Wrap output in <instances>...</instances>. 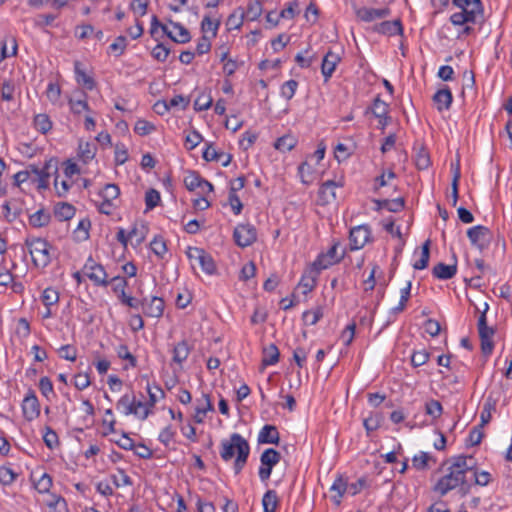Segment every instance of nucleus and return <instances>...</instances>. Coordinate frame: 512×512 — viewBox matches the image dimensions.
I'll use <instances>...</instances> for the list:
<instances>
[{"label": "nucleus", "mask_w": 512, "mask_h": 512, "mask_svg": "<svg viewBox=\"0 0 512 512\" xmlns=\"http://www.w3.org/2000/svg\"><path fill=\"white\" fill-rule=\"evenodd\" d=\"M220 456L228 462L236 456L234 461V472L239 474L247 463L250 454V445L248 441L238 433H233L227 440L221 441Z\"/></svg>", "instance_id": "obj_1"}, {"label": "nucleus", "mask_w": 512, "mask_h": 512, "mask_svg": "<svg viewBox=\"0 0 512 512\" xmlns=\"http://www.w3.org/2000/svg\"><path fill=\"white\" fill-rule=\"evenodd\" d=\"M468 1V5L458 7L461 9L460 12L451 15L450 21L453 25L462 26L466 23H484V8L481 0Z\"/></svg>", "instance_id": "obj_2"}, {"label": "nucleus", "mask_w": 512, "mask_h": 512, "mask_svg": "<svg viewBox=\"0 0 512 512\" xmlns=\"http://www.w3.org/2000/svg\"><path fill=\"white\" fill-rule=\"evenodd\" d=\"M25 245L29 249L32 261L35 266L45 268L51 262V255L49 252L50 245L43 238H27Z\"/></svg>", "instance_id": "obj_3"}, {"label": "nucleus", "mask_w": 512, "mask_h": 512, "mask_svg": "<svg viewBox=\"0 0 512 512\" xmlns=\"http://www.w3.org/2000/svg\"><path fill=\"white\" fill-rule=\"evenodd\" d=\"M51 170L57 171V162L53 159L47 160L42 168L31 164L28 166L30 178L33 183L37 184L39 190L46 189L49 186V177Z\"/></svg>", "instance_id": "obj_4"}, {"label": "nucleus", "mask_w": 512, "mask_h": 512, "mask_svg": "<svg viewBox=\"0 0 512 512\" xmlns=\"http://www.w3.org/2000/svg\"><path fill=\"white\" fill-rule=\"evenodd\" d=\"M461 472L448 468V473L441 477L435 484L433 490L445 496L449 491L457 488L460 484L464 483L465 476Z\"/></svg>", "instance_id": "obj_5"}, {"label": "nucleus", "mask_w": 512, "mask_h": 512, "mask_svg": "<svg viewBox=\"0 0 512 512\" xmlns=\"http://www.w3.org/2000/svg\"><path fill=\"white\" fill-rule=\"evenodd\" d=\"M280 459V453L273 448L263 451L260 456L261 466L258 472L261 481L265 482L270 478L273 467L279 463Z\"/></svg>", "instance_id": "obj_6"}, {"label": "nucleus", "mask_w": 512, "mask_h": 512, "mask_svg": "<svg viewBox=\"0 0 512 512\" xmlns=\"http://www.w3.org/2000/svg\"><path fill=\"white\" fill-rule=\"evenodd\" d=\"M84 274L96 285V286H107L109 281L107 280L108 274L104 267L95 262L92 257H89L83 267Z\"/></svg>", "instance_id": "obj_7"}, {"label": "nucleus", "mask_w": 512, "mask_h": 512, "mask_svg": "<svg viewBox=\"0 0 512 512\" xmlns=\"http://www.w3.org/2000/svg\"><path fill=\"white\" fill-rule=\"evenodd\" d=\"M235 243L242 248L252 245L257 239V232L251 224H239L233 233Z\"/></svg>", "instance_id": "obj_8"}, {"label": "nucleus", "mask_w": 512, "mask_h": 512, "mask_svg": "<svg viewBox=\"0 0 512 512\" xmlns=\"http://www.w3.org/2000/svg\"><path fill=\"white\" fill-rule=\"evenodd\" d=\"M371 230L368 225H359L350 230L349 241L351 250H359L370 240Z\"/></svg>", "instance_id": "obj_9"}, {"label": "nucleus", "mask_w": 512, "mask_h": 512, "mask_svg": "<svg viewBox=\"0 0 512 512\" xmlns=\"http://www.w3.org/2000/svg\"><path fill=\"white\" fill-rule=\"evenodd\" d=\"M23 416L27 421L36 419L40 414V404L34 390L29 389L22 402Z\"/></svg>", "instance_id": "obj_10"}, {"label": "nucleus", "mask_w": 512, "mask_h": 512, "mask_svg": "<svg viewBox=\"0 0 512 512\" xmlns=\"http://www.w3.org/2000/svg\"><path fill=\"white\" fill-rule=\"evenodd\" d=\"M490 230L482 225L474 226L468 229L467 236L472 245L483 250L489 244Z\"/></svg>", "instance_id": "obj_11"}, {"label": "nucleus", "mask_w": 512, "mask_h": 512, "mask_svg": "<svg viewBox=\"0 0 512 512\" xmlns=\"http://www.w3.org/2000/svg\"><path fill=\"white\" fill-rule=\"evenodd\" d=\"M344 257V252L338 254V243L333 244L325 254H320L313 262L320 270L327 269L333 264L339 263Z\"/></svg>", "instance_id": "obj_12"}, {"label": "nucleus", "mask_w": 512, "mask_h": 512, "mask_svg": "<svg viewBox=\"0 0 512 512\" xmlns=\"http://www.w3.org/2000/svg\"><path fill=\"white\" fill-rule=\"evenodd\" d=\"M141 307L146 316L159 318L164 312V300L156 296L150 299L144 298Z\"/></svg>", "instance_id": "obj_13"}, {"label": "nucleus", "mask_w": 512, "mask_h": 512, "mask_svg": "<svg viewBox=\"0 0 512 512\" xmlns=\"http://www.w3.org/2000/svg\"><path fill=\"white\" fill-rule=\"evenodd\" d=\"M184 185L189 191H194L195 189L202 188L203 186H207V192L213 191V185L209 181L203 179L196 171L188 172L184 178Z\"/></svg>", "instance_id": "obj_14"}, {"label": "nucleus", "mask_w": 512, "mask_h": 512, "mask_svg": "<svg viewBox=\"0 0 512 512\" xmlns=\"http://www.w3.org/2000/svg\"><path fill=\"white\" fill-rule=\"evenodd\" d=\"M320 271L321 270L312 263V265L304 272L299 282V287L303 288L304 294H307L314 289L316 279Z\"/></svg>", "instance_id": "obj_15"}, {"label": "nucleus", "mask_w": 512, "mask_h": 512, "mask_svg": "<svg viewBox=\"0 0 512 512\" xmlns=\"http://www.w3.org/2000/svg\"><path fill=\"white\" fill-rule=\"evenodd\" d=\"M390 14L389 8L374 9L362 7L356 10L357 17L364 22H371L375 19L385 18Z\"/></svg>", "instance_id": "obj_16"}, {"label": "nucleus", "mask_w": 512, "mask_h": 512, "mask_svg": "<svg viewBox=\"0 0 512 512\" xmlns=\"http://www.w3.org/2000/svg\"><path fill=\"white\" fill-rule=\"evenodd\" d=\"M280 435L277 427L274 425H265L258 434V443L260 444H278Z\"/></svg>", "instance_id": "obj_17"}, {"label": "nucleus", "mask_w": 512, "mask_h": 512, "mask_svg": "<svg viewBox=\"0 0 512 512\" xmlns=\"http://www.w3.org/2000/svg\"><path fill=\"white\" fill-rule=\"evenodd\" d=\"M452 100L453 96L448 87L439 89L433 96V101L439 112L448 110L452 104Z\"/></svg>", "instance_id": "obj_18"}, {"label": "nucleus", "mask_w": 512, "mask_h": 512, "mask_svg": "<svg viewBox=\"0 0 512 512\" xmlns=\"http://www.w3.org/2000/svg\"><path fill=\"white\" fill-rule=\"evenodd\" d=\"M339 61L340 57L332 51H328L324 56L321 71L326 81L332 76Z\"/></svg>", "instance_id": "obj_19"}, {"label": "nucleus", "mask_w": 512, "mask_h": 512, "mask_svg": "<svg viewBox=\"0 0 512 512\" xmlns=\"http://www.w3.org/2000/svg\"><path fill=\"white\" fill-rule=\"evenodd\" d=\"M199 404L195 408L193 416L196 423H202L208 411H214V406L208 394H203L202 399L198 401Z\"/></svg>", "instance_id": "obj_20"}, {"label": "nucleus", "mask_w": 512, "mask_h": 512, "mask_svg": "<svg viewBox=\"0 0 512 512\" xmlns=\"http://www.w3.org/2000/svg\"><path fill=\"white\" fill-rule=\"evenodd\" d=\"M457 272V263L446 265L442 262L433 267L432 274L434 277L442 280H448L455 276Z\"/></svg>", "instance_id": "obj_21"}, {"label": "nucleus", "mask_w": 512, "mask_h": 512, "mask_svg": "<svg viewBox=\"0 0 512 512\" xmlns=\"http://www.w3.org/2000/svg\"><path fill=\"white\" fill-rule=\"evenodd\" d=\"M375 30L384 35H397L402 34L403 28L399 19L394 21H384L375 26Z\"/></svg>", "instance_id": "obj_22"}, {"label": "nucleus", "mask_w": 512, "mask_h": 512, "mask_svg": "<svg viewBox=\"0 0 512 512\" xmlns=\"http://www.w3.org/2000/svg\"><path fill=\"white\" fill-rule=\"evenodd\" d=\"M415 155L414 161L415 165L418 169L424 170L427 169L431 165L430 155L428 150L422 145H418L414 147Z\"/></svg>", "instance_id": "obj_23"}, {"label": "nucleus", "mask_w": 512, "mask_h": 512, "mask_svg": "<svg viewBox=\"0 0 512 512\" xmlns=\"http://www.w3.org/2000/svg\"><path fill=\"white\" fill-rule=\"evenodd\" d=\"M81 64L79 61H75L74 70H75V78L78 84L82 85L87 90H93L96 87L95 80L87 75L81 68Z\"/></svg>", "instance_id": "obj_24"}, {"label": "nucleus", "mask_w": 512, "mask_h": 512, "mask_svg": "<svg viewBox=\"0 0 512 512\" xmlns=\"http://www.w3.org/2000/svg\"><path fill=\"white\" fill-rule=\"evenodd\" d=\"M339 186H342V184H338L333 180H328L321 185L319 189V196L323 199L324 203H330L336 199L334 189Z\"/></svg>", "instance_id": "obj_25"}, {"label": "nucleus", "mask_w": 512, "mask_h": 512, "mask_svg": "<svg viewBox=\"0 0 512 512\" xmlns=\"http://www.w3.org/2000/svg\"><path fill=\"white\" fill-rule=\"evenodd\" d=\"M117 409L122 410L125 415L136 414L135 410V395L125 394L116 404Z\"/></svg>", "instance_id": "obj_26"}, {"label": "nucleus", "mask_w": 512, "mask_h": 512, "mask_svg": "<svg viewBox=\"0 0 512 512\" xmlns=\"http://www.w3.org/2000/svg\"><path fill=\"white\" fill-rule=\"evenodd\" d=\"M75 214V208L66 202L58 203L54 208V215L60 221L70 220Z\"/></svg>", "instance_id": "obj_27"}, {"label": "nucleus", "mask_w": 512, "mask_h": 512, "mask_svg": "<svg viewBox=\"0 0 512 512\" xmlns=\"http://www.w3.org/2000/svg\"><path fill=\"white\" fill-rule=\"evenodd\" d=\"M279 350L275 344H270L263 349L262 365H275L279 361Z\"/></svg>", "instance_id": "obj_28"}, {"label": "nucleus", "mask_w": 512, "mask_h": 512, "mask_svg": "<svg viewBox=\"0 0 512 512\" xmlns=\"http://www.w3.org/2000/svg\"><path fill=\"white\" fill-rule=\"evenodd\" d=\"M51 216L49 212L44 209L36 211L29 217V224L33 227L40 228L47 226L50 222Z\"/></svg>", "instance_id": "obj_29"}, {"label": "nucleus", "mask_w": 512, "mask_h": 512, "mask_svg": "<svg viewBox=\"0 0 512 512\" xmlns=\"http://www.w3.org/2000/svg\"><path fill=\"white\" fill-rule=\"evenodd\" d=\"M496 410V401L492 397H487L483 409L481 411L480 419L481 422L479 425L485 426L488 424L492 418V412Z\"/></svg>", "instance_id": "obj_30"}, {"label": "nucleus", "mask_w": 512, "mask_h": 512, "mask_svg": "<svg viewBox=\"0 0 512 512\" xmlns=\"http://www.w3.org/2000/svg\"><path fill=\"white\" fill-rule=\"evenodd\" d=\"M297 138L291 134L284 135L278 138L274 147L282 152L291 151L297 144Z\"/></svg>", "instance_id": "obj_31"}, {"label": "nucleus", "mask_w": 512, "mask_h": 512, "mask_svg": "<svg viewBox=\"0 0 512 512\" xmlns=\"http://www.w3.org/2000/svg\"><path fill=\"white\" fill-rule=\"evenodd\" d=\"M168 23L172 25L173 28L178 30L177 35H174V39H172V41L180 44H185L191 40V35L189 31L182 24L174 22L171 19H168Z\"/></svg>", "instance_id": "obj_32"}, {"label": "nucleus", "mask_w": 512, "mask_h": 512, "mask_svg": "<svg viewBox=\"0 0 512 512\" xmlns=\"http://www.w3.org/2000/svg\"><path fill=\"white\" fill-rule=\"evenodd\" d=\"M262 505L264 512H275L278 505V497L276 491L268 490L262 498Z\"/></svg>", "instance_id": "obj_33"}, {"label": "nucleus", "mask_w": 512, "mask_h": 512, "mask_svg": "<svg viewBox=\"0 0 512 512\" xmlns=\"http://www.w3.org/2000/svg\"><path fill=\"white\" fill-rule=\"evenodd\" d=\"M468 459H472V457H466L463 455L457 456L453 459L452 464L450 465V468L452 470H456L461 472L460 474L464 475L466 477V473L470 470H472V466L469 465Z\"/></svg>", "instance_id": "obj_34"}, {"label": "nucleus", "mask_w": 512, "mask_h": 512, "mask_svg": "<svg viewBox=\"0 0 512 512\" xmlns=\"http://www.w3.org/2000/svg\"><path fill=\"white\" fill-rule=\"evenodd\" d=\"M430 239H427L422 245L421 257L418 261H416L413 265L414 269L422 270L428 266L429 258H430Z\"/></svg>", "instance_id": "obj_35"}, {"label": "nucleus", "mask_w": 512, "mask_h": 512, "mask_svg": "<svg viewBox=\"0 0 512 512\" xmlns=\"http://www.w3.org/2000/svg\"><path fill=\"white\" fill-rule=\"evenodd\" d=\"M147 232L148 228L144 223H141L140 225L135 224L129 232V237L130 239H135V245L139 246L144 242Z\"/></svg>", "instance_id": "obj_36"}, {"label": "nucleus", "mask_w": 512, "mask_h": 512, "mask_svg": "<svg viewBox=\"0 0 512 512\" xmlns=\"http://www.w3.org/2000/svg\"><path fill=\"white\" fill-rule=\"evenodd\" d=\"M189 353L187 342L181 341L173 349V361L180 364L187 359Z\"/></svg>", "instance_id": "obj_37"}, {"label": "nucleus", "mask_w": 512, "mask_h": 512, "mask_svg": "<svg viewBox=\"0 0 512 512\" xmlns=\"http://www.w3.org/2000/svg\"><path fill=\"white\" fill-rule=\"evenodd\" d=\"M96 153V146L89 142L79 143V157L83 160V162L87 163L89 160H92Z\"/></svg>", "instance_id": "obj_38"}, {"label": "nucleus", "mask_w": 512, "mask_h": 512, "mask_svg": "<svg viewBox=\"0 0 512 512\" xmlns=\"http://www.w3.org/2000/svg\"><path fill=\"white\" fill-rule=\"evenodd\" d=\"M262 10H263V5H262L261 0L251 1V2H249L248 6H247L245 16L249 20L254 21L261 16Z\"/></svg>", "instance_id": "obj_39"}, {"label": "nucleus", "mask_w": 512, "mask_h": 512, "mask_svg": "<svg viewBox=\"0 0 512 512\" xmlns=\"http://www.w3.org/2000/svg\"><path fill=\"white\" fill-rule=\"evenodd\" d=\"M198 264L200 265L201 269L209 275H212L216 270V265L213 258L206 251L198 260Z\"/></svg>", "instance_id": "obj_40"}, {"label": "nucleus", "mask_w": 512, "mask_h": 512, "mask_svg": "<svg viewBox=\"0 0 512 512\" xmlns=\"http://www.w3.org/2000/svg\"><path fill=\"white\" fill-rule=\"evenodd\" d=\"M41 300L46 307H50L59 301V293L54 288L48 287L43 291Z\"/></svg>", "instance_id": "obj_41"}, {"label": "nucleus", "mask_w": 512, "mask_h": 512, "mask_svg": "<svg viewBox=\"0 0 512 512\" xmlns=\"http://www.w3.org/2000/svg\"><path fill=\"white\" fill-rule=\"evenodd\" d=\"M382 420L383 418L379 413L371 414L369 417L365 418L363 425L367 431V434L377 430L380 427Z\"/></svg>", "instance_id": "obj_42"}, {"label": "nucleus", "mask_w": 512, "mask_h": 512, "mask_svg": "<svg viewBox=\"0 0 512 512\" xmlns=\"http://www.w3.org/2000/svg\"><path fill=\"white\" fill-rule=\"evenodd\" d=\"M443 411L442 405L438 400H430L425 404V412L433 419H437L441 416Z\"/></svg>", "instance_id": "obj_43"}, {"label": "nucleus", "mask_w": 512, "mask_h": 512, "mask_svg": "<svg viewBox=\"0 0 512 512\" xmlns=\"http://www.w3.org/2000/svg\"><path fill=\"white\" fill-rule=\"evenodd\" d=\"M220 26V21H213L208 15L204 16L201 22V30L203 33L208 31L212 32V38H215L217 35L218 28Z\"/></svg>", "instance_id": "obj_44"}, {"label": "nucleus", "mask_w": 512, "mask_h": 512, "mask_svg": "<svg viewBox=\"0 0 512 512\" xmlns=\"http://www.w3.org/2000/svg\"><path fill=\"white\" fill-rule=\"evenodd\" d=\"M322 317L323 310L321 307L303 313V321L306 325H315Z\"/></svg>", "instance_id": "obj_45"}, {"label": "nucleus", "mask_w": 512, "mask_h": 512, "mask_svg": "<svg viewBox=\"0 0 512 512\" xmlns=\"http://www.w3.org/2000/svg\"><path fill=\"white\" fill-rule=\"evenodd\" d=\"M34 124L41 133H47L52 128V122L46 114H38L34 119Z\"/></svg>", "instance_id": "obj_46"}, {"label": "nucleus", "mask_w": 512, "mask_h": 512, "mask_svg": "<svg viewBox=\"0 0 512 512\" xmlns=\"http://www.w3.org/2000/svg\"><path fill=\"white\" fill-rule=\"evenodd\" d=\"M84 95V99H78V100H75L73 98H69L68 100V103L70 105V108H71V111L74 113V114H80L82 113L83 111H89V105L86 101V94L83 93Z\"/></svg>", "instance_id": "obj_47"}, {"label": "nucleus", "mask_w": 512, "mask_h": 512, "mask_svg": "<svg viewBox=\"0 0 512 512\" xmlns=\"http://www.w3.org/2000/svg\"><path fill=\"white\" fill-rule=\"evenodd\" d=\"M160 200V193L156 189H149L145 194L146 209H154L159 204Z\"/></svg>", "instance_id": "obj_48"}, {"label": "nucleus", "mask_w": 512, "mask_h": 512, "mask_svg": "<svg viewBox=\"0 0 512 512\" xmlns=\"http://www.w3.org/2000/svg\"><path fill=\"white\" fill-rule=\"evenodd\" d=\"M212 97L210 94L201 93L194 101V109L196 111H204L211 107Z\"/></svg>", "instance_id": "obj_49"}, {"label": "nucleus", "mask_w": 512, "mask_h": 512, "mask_svg": "<svg viewBox=\"0 0 512 512\" xmlns=\"http://www.w3.org/2000/svg\"><path fill=\"white\" fill-rule=\"evenodd\" d=\"M155 129L154 124L144 119H139L134 126L135 133L141 136L148 135Z\"/></svg>", "instance_id": "obj_50"}, {"label": "nucleus", "mask_w": 512, "mask_h": 512, "mask_svg": "<svg viewBox=\"0 0 512 512\" xmlns=\"http://www.w3.org/2000/svg\"><path fill=\"white\" fill-rule=\"evenodd\" d=\"M371 111L375 117L383 118V116L388 114V104L378 96L374 99Z\"/></svg>", "instance_id": "obj_51"}, {"label": "nucleus", "mask_w": 512, "mask_h": 512, "mask_svg": "<svg viewBox=\"0 0 512 512\" xmlns=\"http://www.w3.org/2000/svg\"><path fill=\"white\" fill-rule=\"evenodd\" d=\"M431 459L430 455L426 452H420L412 458V465L417 470L428 469V461Z\"/></svg>", "instance_id": "obj_52"}, {"label": "nucleus", "mask_w": 512, "mask_h": 512, "mask_svg": "<svg viewBox=\"0 0 512 512\" xmlns=\"http://www.w3.org/2000/svg\"><path fill=\"white\" fill-rule=\"evenodd\" d=\"M151 54L157 61L164 62L170 54V48L163 43H159L152 49Z\"/></svg>", "instance_id": "obj_53"}, {"label": "nucleus", "mask_w": 512, "mask_h": 512, "mask_svg": "<svg viewBox=\"0 0 512 512\" xmlns=\"http://www.w3.org/2000/svg\"><path fill=\"white\" fill-rule=\"evenodd\" d=\"M152 251L160 258H163L167 252L166 242L162 237H155L150 244Z\"/></svg>", "instance_id": "obj_54"}, {"label": "nucleus", "mask_w": 512, "mask_h": 512, "mask_svg": "<svg viewBox=\"0 0 512 512\" xmlns=\"http://www.w3.org/2000/svg\"><path fill=\"white\" fill-rule=\"evenodd\" d=\"M297 87L298 82L296 80L291 79L286 81L281 87L282 97H284L287 100H290L294 96Z\"/></svg>", "instance_id": "obj_55"}, {"label": "nucleus", "mask_w": 512, "mask_h": 512, "mask_svg": "<svg viewBox=\"0 0 512 512\" xmlns=\"http://www.w3.org/2000/svg\"><path fill=\"white\" fill-rule=\"evenodd\" d=\"M119 194L120 189L116 184H106L100 193L103 199L110 201L116 199L119 196Z\"/></svg>", "instance_id": "obj_56"}, {"label": "nucleus", "mask_w": 512, "mask_h": 512, "mask_svg": "<svg viewBox=\"0 0 512 512\" xmlns=\"http://www.w3.org/2000/svg\"><path fill=\"white\" fill-rule=\"evenodd\" d=\"M117 471L119 476H111V479L116 487L131 486L133 484L131 478L125 473L123 469L119 468Z\"/></svg>", "instance_id": "obj_57"}, {"label": "nucleus", "mask_w": 512, "mask_h": 512, "mask_svg": "<svg viewBox=\"0 0 512 512\" xmlns=\"http://www.w3.org/2000/svg\"><path fill=\"white\" fill-rule=\"evenodd\" d=\"M484 426L477 425L473 427L469 433L468 441L471 446L479 445L484 437V433L482 431Z\"/></svg>", "instance_id": "obj_58"}, {"label": "nucleus", "mask_w": 512, "mask_h": 512, "mask_svg": "<svg viewBox=\"0 0 512 512\" xmlns=\"http://www.w3.org/2000/svg\"><path fill=\"white\" fill-rule=\"evenodd\" d=\"M43 441L49 449L59 445L58 435L50 427H46V433L43 436Z\"/></svg>", "instance_id": "obj_59"}, {"label": "nucleus", "mask_w": 512, "mask_h": 512, "mask_svg": "<svg viewBox=\"0 0 512 512\" xmlns=\"http://www.w3.org/2000/svg\"><path fill=\"white\" fill-rule=\"evenodd\" d=\"M117 355L119 358L123 359V360H127L129 361V364L132 366V367H136L137 366V360L135 358V356H133L127 345H120L118 348H117Z\"/></svg>", "instance_id": "obj_60"}, {"label": "nucleus", "mask_w": 512, "mask_h": 512, "mask_svg": "<svg viewBox=\"0 0 512 512\" xmlns=\"http://www.w3.org/2000/svg\"><path fill=\"white\" fill-rule=\"evenodd\" d=\"M52 486V477L44 473L41 478L35 483V488L40 493H46Z\"/></svg>", "instance_id": "obj_61"}, {"label": "nucleus", "mask_w": 512, "mask_h": 512, "mask_svg": "<svg viewBox=\"0 0 512 512\" xmlns=\"http://www.w3.org/2000/svg\"><path fill=\"white\" fill-rule=\"evenodd\" d=\"M111 283L113 284V292L118 295H123L125 293V289L128 285L127 280L124 277L116 276L113 277L111 280Z\"/></svg>", "instance_id": "obj_62"}, {"label": "nucleus", "mask_w": 512, "mask_h": 512, "mask_svg": "<svg viewBox=\"0 0 512 512\" xmlns=\"http://www.w3.org/2000/svg\"><path fill=\"white\" fill-rule=\"evenodd\" d=\"M299 3L292 1L288 6L280 12V17L285 19H293L299 13Z\"/></svg>", "instance_id": "obj_63"}, {"label": "nucleus", "mask_w": 512, "mask_h": 512, "mask_svg": "<svg viewBox=\"0 0 512 512\" xmlns=\"http://www.w3.org/2000/svg\"><path fill=\"white\" fill-rule=\"evenodd\" d=\"M429 356L426 350L416 351L412 354L411 363L414 367L422 366L429 360Z\"/></svg>", "instance_id": "obj_64"}]
</instances>
